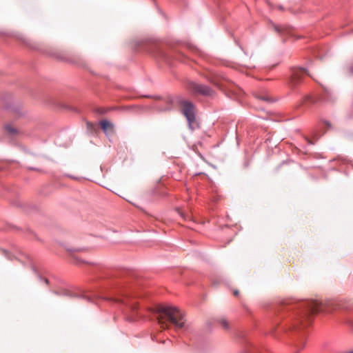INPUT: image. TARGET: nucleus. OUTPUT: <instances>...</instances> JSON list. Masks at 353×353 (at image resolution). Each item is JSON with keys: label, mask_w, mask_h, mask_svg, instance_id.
<instances>
[{"label": "nucleus", "mask_w": 353, "mask_h": 353, "mask_svg": "<svg viewBox=\"0 0 353 353\" xmlns=\"http://www.w3.org/2000/svg\"><path fill=\"white\" fill-rule=\"evenodd\" d=\"M285 307L288 311L296 310L292 315V322L289 325L288 330L297 338V341H294L295 347L301 349L304 345L305 330L311 323L314 314L330 313L334 310L347 308V307L342 303L329 300L325 302L301 301L285 306Z\"/></svg>", "instance_id": "1"}, {"label": "nucleus", "mask_w": 353, "mask_h": 353, "mask_svg": "<svg viewBox=\"0 0 353 353\" xmlns=\"http://www.w3.org/2000/svg\"><path fill=\"white\" fill-rule=\"evenodd\" d=\"M59 296H65L68 297H81L85 299L88 302L97 301L99 299L110 301L119 305L120 310L123 314L125 319L129 322L134 321L138 318V307L136 302L130 301L127 296V292L121 284H115L112 288L111 292L108 295L101 294L100 293H92L90 295L85 294H76L68 290H63L59 292H55Z\"/></svg>", "instance_id": "2"}, {"label": "nucleus", "mask_w": 353, "mask_h": 353, "mask_svg": "<svg viewBox=\"0 0 353 353\" xmlns=\"http://www.w3.org/2000/svg\"><path fill=\"white\" fill-rule=\"evenodd\" d=\"M156 312L159 314L158 323L161 328H168L165 319L173 324L176 330L186 328V319L184 314L176 307L159 305L156 308Z\"/></svg>", "instance_id": "3"}, {"label": "nucleus", "mask_w": 353, "mask_h": 353, "mask_svg": "<svg viewBox=\"0 0 353 353\" xmlns=\"http://www.w3.org/2000/svg\"><path fill=\"white\" fill-rule=\"evenodd\" d=\"M175 102L181 107V112L186 118L188 125L192 129V124L195 121V106L194 103L181 97H176Z\"/></svg>", "instance_id": "4"}, {"label": "nucleus", "mask_w": 353, "mask_h": 353, "mask_svg": "<svg viewBox=\"0 0 353 353\" xmlns=\"http://www.w3.org/2000/svg\"><path fill=\"white\" fill-rule=\"evenodd\" d=\"M188 87L191 92L196 94L205 97H212L214 94V91L210 87L197 82H190Z\"/></svg>", "instance_id": "5"}, {"label": "nucleus", "mask_w": 353, "mask_h": 353, "mask_svg": "<svg viewBox=\"0 0 353 353\" xmlns=\"http://www.w3.org/2000/svg\"><path fill=\"white\" fill-rule=\"evenodd\" d=\"M304 74L311 77L310 74L303 68H297L292 70L289 81V84L292 88H294L301 82V78Z\"/></svg>", "instance_id": "6"}, {"label": "nucleus", "mask_w": 353, "mask_h": 353, "mask_svg": "<svg viewBox=\"0 0 353 353\" xmlns=\"http://www.w3.org/2000/svg\"><path fill=\"white\" fill-rule=\"evenodd\" d=\"M100 126L103 130L105 131L109 128H112L114 125L112 123H110L108 120L105 119V120H101L100 121Z\"/></svg>", "instance_id": "7"}, {"label": "nucleus", "mask_w": 353, "mask_h": 353, "mask_svg": "<svg viewBox=\"0 0 353 353\" xmlns=\"http://www.w3.org/2000/svg\"><path fill=\"white\" fill-rule=\"evenodd\" d=\"M157 56H158L163 61H164L166 63H169V62H170V57L165 52H163V50H158L157 52Z\"/></svg>", "instance_id": "8"}, {"label": "nucleus", "mask_w": 353, "mask_h": 353, "mask_svg": "<svg viewBox=\"0 0 353 353\" xmlns=\"http://www.w3.org/2000/svg\"><path fill=\"white\" fill-rule=\"evenodd\" d=\"M5 129L10 135H15L18 134V130L15 128L12 127L11 125H6Z\"/></svg>", "instance_id": "9"}, {"label": "nucleus", "mask_w": 353, "mask_h": 353, "mask_svg": "<svg viewBox=\"0 0 353 353\" xmlns=\"http://www.w3.org/2000/svg\"><path fill=\"white\" fill-rule=\"evenodd\" d=\"M274 28L279 34H285L288 32V30L283 26L274 25Z\"/></svg>", "instance_id": "10"}, {"label": "nucleus", "mask_w": 353, "mask_h": 353, "mask_svg": "<svg viewBox=\"0 0 353 353\" xmlns=\"http://www.w3.org/2000/svg\"><path fill=\"white\" fill-rule=\"evenodd\" d=\"M220 325L225 330H228L230 326L228 321L225 319H221L219 321Z\"/></svg>", "instance_id": "11"}, {"label": "nucleus", "mask_w": 353, "mask_h": 353, "mask_svg": "<svg viewBox=\"0 0 353 353\" xmlns=\"http://www.w3.org/2000/svg\"><path fill=\"white\" fill-rule=\"evenodd\" d=\"M245 353H257V350L252 347V346L250 345L249 347H246Z\"/></svg>", "instance_id": "12"}, {"label": "nucleus", "mask_w": 353, "mask_h": 353, "mask_svg": "<svg viewBox=\"0 0 353 353\" xmlns=\"http://www.w3.org/2000/svg\"><path fill=\"white\" fill-rule=\"evenodd\" d=\"M259 99H260L261 100H263L264 101H266V102H272V100L271 99L268 97V96H259L257 97Z\"/></svg>", "instance_id": "13"}, {"label": "nucleus", "mask_w": 353, "mask_h": 353, "mask_svg": "<svg viewBox=\"0 0 353 353\" xmlns=\"http://www.w3.org/2000/svg\"><path fill=\"white\" fill-rule=\"evenodd\" d=\"M69 252H81L83 251V248H70L68 250Z\"/></svg>", "instance_id": "14"}, {"label": "nucleus", "mask_w": 353, "mask_h": 353, "mask_svg": "<svg viewBox=\"0 0 353 353\" xmlns=\"http://www.w3.org/2000/svg\"><path fill=\"white\" fill-rule=\"evenodd\" d=\"M304 101H312V98L310 97V96H306L304 99Z\"/></svg>", "instance_id": "15"}, {"label": "nucleus", "mask_w": 353, "mask_h": 353, "mask_svg": "<svg viewBox=\"0 0 353 353\" xmlns=\"http://www.w3.org/2000/svg\"><path fill=\"white\" fill-rule=\"evenodd\" d=\"M325 125L327 127V128H330L331 127V124L328 121H325Z\"/></svg>", "instance_id": "16"}, {"label": "nucleus", "mask_w": 353, "mask_h": 353, "mask_svg": "<svg viewBox=\"0 0 353 353\" xmlns=\"http://www.w3.org/2000/svg\"><path fill=\"white\" fill-rule=\"evenodd\" d=\"M74 259L76 260V263H80L81 262H83V261H81V260H80V259H79L77 258H74Z\"/></svg>", "instance_id": "17"}, {"label": "nucleus", "mask_w": 353, "mask_h": 353, "mask_svg": "<svg viewBox=\"0 0 353 353\" xmlns=\"http://www.w3.org/2000/svg\"><path fill=\"white\" fill-rule=\"evenodd\" d=\"M347 323L353 327V321H348Z\"/></svg>", "instance_id": "18"}, {"label": "nucleus", "mask_w": 353, "mask_h": 353, "mask_svg": "<svg viewBox=\"0 0 353 353\" xmlns=\"http://www.w3.org/2000/svg\"><path fill=\"white\" fill-rule=\"evenodd\" d=\"M4 252H5L6 256H7V258H8L9 259H11L10 256L7 252H6V251H4Z\"/></svg>", "instance_id": "19"}, {"label": "nucleus", "mask_w": 353, "mask_h": 353, "mask_svg": "<svg viewBox=\"0 0 353 353\" xmlns=\"http://www.w3.org/2000/svg\"><path fill=\"white\" fill-rule=\"evenodd\" d=\"M238 294H239V291L238 290H234V295L237 296Z\"/></svg>", "instance_id": "20"}, {"label": "nucleus", "mask_w": 353, "mask_h": 353, "mask_svg": "<svg viewBox=\"0 0 353 353\" xmlns=\"http://www.w3.org/2000/svg\"><path fill=\"white\" fill-rule=\"evenodd\" d=\"M43 281L44 282L46 283V284H48V280L47 279H43Z\"/></svg>", "instance_id": "21"}, {"label": "nucleus", "mask_w": 353, "mask_h": 353, "mask_svg": "<svg viewBox=\"0 0 353 353\" xmlns=\"http://www.w3.org/2000/svg\"><path fill=\"white\" fill-rule=\"evenodd\" d=\"M279 10H283V6H279Z\"/></svg>", "instance_id": "22"}, {"label": "nucleus", "mask_w": 353, "mask_h": 353, "mask_svg": "<svg viewBox=\"0 0 353 353\" xmlns=\"http://www.w3.org/2000/svg\"><path fill=\"white\" fill-rule=\"evenodd\" d=\"M325 92H327V95H330V92H329V91H328V90H325Z\"/></svg>", "instance_id": "23"}, {"label": "nucleus", "mask_w": 353, "mask_h": 353, "mask_svg": "<svg viewBox=\"0 0 353 353\" xmlns=\"http://www.w3.org/2000/svg\"><path fill=\"white\" fill-rule=\"evenodd\" d=\"M169 102L172 103H173V101H172V100H171V99H170V100H169Z\"/></svg>", "instance_id": "24"}, {"label": "nucleus", "mask_w": 353, "mask_h": 353, "mask_svg": "<svg viewBox=\"0 0 353 353\" xmlns=\"http://www.w3.org/2000/svg\"><path fill=\"white\" fill-rule=\"evenodd\" d=\"M30 170H35L34 168H29Z\"/></svg>", "instance_id": "25"}]
</instances>
